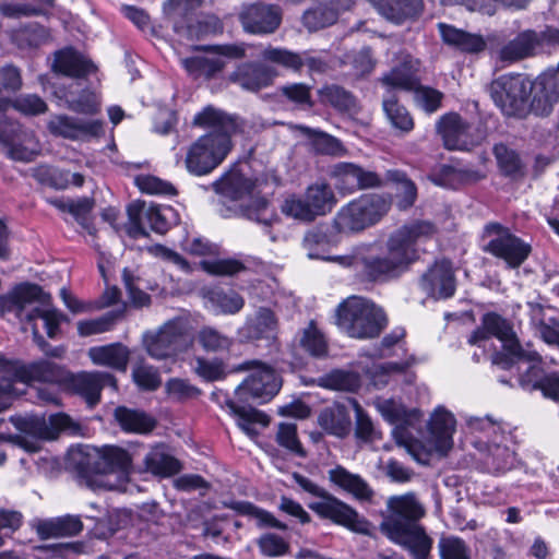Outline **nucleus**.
Returning <instances> with one entry per match:
<instances>
[{"mask_svg": "<svg viewBox=\"0 0 559 559\" xmlns=\"http://www.w3.org/2000/svg\"><path fill=\"white\" fill-rule=\"evenodd\" d=\"M174 12V32L180 40H199L222 31V23L214 15L197 14L202 0H168Z\"/></svg>", "mask_w": 559, "mask_h": 559, "instance_id": "7", "label": "nucleus"}, {"mask_svg": "<svg viewBox=\"0 0 559 559\" xmlns=\"http://www.w3.org/2000/svg\"><path fill=\"white\" fill-rule=\"evenodd\" d=\"M78 472L90 485H105L102 478L107 474L118 473L126 476L132 465L128 451L116 445H105L96 455H81L75 462Z\"/></svg>", "mask_w": 559, "mask_h": 559, "instance_id": "9", "label": "nucleus"}, {"mask_svg": "<svg viewBox=\"0 0 559 559\" xmlns=\"http://www.w3.org/2000/svg\"><path fill=\"white\" fill-rule=\"evenodd\" d=\"M305 198L316 217L326 215L337 203L332 188L325 182H316L309 186Z\"/></svg>", "mask_w": 559, "mask_h": 559, "instance_id": "45", "label": "nucleus"}, {"mask_svg": "<svg viewBox=\"0 0 559 559\" xmlns=\"http://www.w3.org/2000/svg\"><path fill=\"white\" fill-rule=\"evenodd\" d=\"M489 91L493 103L506 116L523 118L528 114L532 84L521 74L499 76L492 81Z\"/></svg>", "mask_w": 559, "mask_h": 559, "instance_id": "11", "label": "nucleus"}, {"mask_svg": "<svg viewBox=\"0 0 559 559\" xmlns=\"http://www.w3.org/2000/svg\"><path fill=\"white\" fill-rule=\"evenodd\" d=\"M492 365L499 367L503 370L512 371L515 369V374L518 378L519 384L527 391L537 390L538 385L535 383L539 382L544 379L546 374H544L543 369L540 367L542 357L538 359H520L518 357L508 356L503 354V352H497L491 357Z\"/></svg>", "mask_w": 559, "mask_h": 559, "instance_id": "20", "label": "nucleus"}, {"mask_svg": "<svg viewBox=\"0 0 559 559\" xmlns=\"http://www.w3.org/2000/svg\"><path fill=\"white\" fill-rule=\"evenodd\" d=\"M497 337L508 356L520 359H538L539 354L531 348L523 347L513 331L511 323L496 312H487L481 317L478 326L468 337V344L484 347L490 337Z\"/></svg>", "mask_w": 559, "mask_h": 559, "instance_id": "8", "label": "nucleus"}, {"mask_svg": "<svg viewBox=\"0 0 559 559\" xmlns=\"http://www.w3.org/2000/svg\"><path fill=\"white\" fill-rule=\"evenodd\" d=\"M429 221H412L390 234L385 253L368 254L362 260V275L370 282H386L405 273L419 259L418 243L433 236Z\"/></svg>", "mask_w": 559, "mask_h": 559, "instance_id": "1", "label": "nucleus"}, {"mask_svg": "<svg viewBox=\"0 0 559 559\" xmlns=\"http://www.w3.org/2000/svg\"><path fill=\"white\" fill-rule=\"evenodd\" d=\"M437 131L449 151H469L479 143L471 126L457 114L443 115L437 122Z\"/></svg>", "mask_w": 559, "mask_h": 559, "instance_id": "19", "label": "nucleus"}, {"mask_svg": "<svg viewBox=\"0 0 559 559\" xmlns=\"http://www.w3.org/2000/svg\"><path fill=\"white\" fill-rule=\"evenodd\" d=\"M391 209V200L382 193H364L343 205L333 218L338 233L358 234L382 221Z\"/></svg>", "mask_w": 559, "mask_h": 559, "instance_id": "5", "label": "nucleus"}, {"mask_svg": "<svg viewBox=\"0 0 559 559\" xmlns=\"http://www.w3.org/2000/svg\"><path fill=\"white\" fill-rule=\"evenodd\" d=\"M225 404L229 412L237 417L238 427L250 437L258 435V430L254 427L255 424L267 426L270 423L267 415L251 406L239 405L229 397L225 400Z\"/></svg>", "mask_w": 559, "mask_h": 559, "instance_id": "44", "label": "nucleus"}, {"mask_svg": "<svg viewBox=\"0 0 559 559\" xmlns=\"http://www.w3.org/2000/svg\"><path fill=\"white\" fill-rule=\"evenodd\" d=\"M128 222L124 225L129 237L138 239L147 237V228L156 234L167 233L171 226L179 223V215L169 205L146 204L135 201L127 207Z\"/></svg>", "mask_w": 559, "mask_h": 559, "instance_id": "6", "label": "nucleus"}, {"mask_svg": "<svg viewBox=\"0 0 559 559\" xmlns=\"http://www.w3.org/2000/svg\"><path fill=\"white\" fill-rule=\"evenodd\" d=\"M264 61L283 67L286 70H301V55L286 48L269 46L261 52Z\"/></svg>", "mask_w": 559, "mask_h": 559, "instance_id": "55", "label": "nucleus"}, {"mask_svg": "<svg viewBox=\"0 0 559 559\" xmlns=\"http://www.w3.org/2000/svg\"><path fill=\"white\" fill-rule=\"evenodd\" d=\"M425 514L426 509L416 493L391 496L380 530L391 542L407 549L413 559H429L432 539L419 524Z\"/></svg>", "mask_w": 559, "mask_h": 559, "instance_id": "3", "label": "nucleus"}, {"mask_svg": "<svg viewBox=\"0 0 559 559\" xmlns=\"http://www.w3.org/2000/svg\"><path fill=\"white\" fill-rule=\"evenodd\" d=\"M308 507L320 518L332 521L352 532L369 535L371 524L349 504L328 492L320 501L311 502Z\"/></svg>", "mask_w": 559, "mask_h": 559, "instance_id": "17", "label": "nucleus"}, {"mask_svg": "<svg viewBox=\"0 0 559 559\" xmlns=\"http://www.w3.org/2000/svg\"><path fill=\"white\" fill-rule=\"evenodd\" d=\"M239 19L245 32L254 35H269L280 27L282 10L276 4L257 2L246 7Z\"/></svg>", "mask_w": 559, "mask_h": 559, "instance_id": "18", "label": "nucleus"}, {"mask_svg": "<svg viewBox=\"0 0 559 559\" xmlns=\"http://www.w3.org/2000/svg\"><path fill=\"white\" fill-rule=\"evenodd\" d=\"M455 418L443 407H437L431 415L429 430L438 452L447 453L453 445Z\"/></svg>", "mask_w": 559, "mask_h": 559, "instance_id": "33", "label": "nucleus"}, {"mask_svg": "<svg viewBox=\"0 0 559 559\" xmlns=\"http://www.w3.org/2000/svg\"><path fill=\"white\" fill-rule=\"evenodd\" d=\"M483 176L478 170L467 168H455L449 165H442L430 176V181L439 187L447 189H459L461 186L476 182Z\"/></svg>", "mask_w": 559, "mask_h": 559, "instance_id": "38", "label": "nucleus"}, {"mask_svg": "<svg viewBox=\"0 0 559 559\" xmlns=\"http://www.w3.org/2000/svg\"><path fill=\"white\" fill-rule=\"evenodd\" d=\"M515 453L506 444L498 443L496 439L490 440L488 452L485 455L484 464L488 472L493 474L504 473L513 467Z\"/></svg>", "mask_w": 559, "mask_h": 559, "instance_id": "50", "label": "nucleus"}, {"mask_svg": "<svg viewBox=\"0 0 559 559\" xmlns=\"http://www.w3.org/2000/svg\"><path fill=\"white\" fill-rule=\"evenodd\" d=\"M301 129L310 139L311 146L316 153L334 157H342L347 154L346 147L337 138L308 127Z\"/></svg>", "mask_w": 559, "mask_h": 559, "instance_id": "53", "label": "nucleus"}, {"mask_svg": "<svg viewBox=\"0 0 559 559\" xmlns=\"http://www.w3.org/2000/svg\"><path fill=\"white\" fill-rule=\"evenodd\" d=\"M349 403L352 404L356 416V438L366 442H371L377 439H380V432L376 429L371 418L364 411L360 404L355 399H349Z\"/></svg>", "mask_w": 559, "mask_h": 559, "instance_id": "60", "label": "nucleus"}, {"mask_svg": "<svg viewBox=\"0 0 559 559\" xmlns=\"http://www.w3.org/2000/svg\"><path fill=\"white\" fill-rule=\"evenodd\" d=\"M143 343L148 355L155 359H165L185 352L190 338L187 320L180 317L166 321L156 331L146 332Z\"/></svg>", "mask_w": 559, "mask_h": 559, "instance_id": "13", "label": "nucleus"}, {"mask_svg": "<svg viewBox=\"0 0 559 559\" xmlns=\"http://www.w3.org/2000/svg\"><path fill=\"white\" fill-rule=\"evenodd\" d=\"M378 408L385 420L395 425L393 433L396 441L406 445L411 439L407 427L411 426L414 420L418 419L419 411H407L401 403L393 400H384L380 402L378 404Z\"/></svg>", "mask_w": 559, "mask_h": 559, "instance_id": "29", "label": "nucleus"}, {"mask_svg": "<svg viewBox=\"0 0 559 559\" xmlns=\"http://www.w3.org/2000/svg\"><path fill=\"white\" fill-rule=\"evenodd\" d=\"M317 383L330 390L355 392L360 386V378L356 372L335 369L320 376Z\"/></svg>", "mask_w": 559, "mask_h": 559, "instance_id": "54", "label": "nucleus"}, {"mask_svg": "<svg viewBox=\"0 0 559 559\" xmlns=\"http://www.w3.org/2000/svg\"><path fill=\"white\" fill-rule=\"evenodd\" d=\"M493 155L500 170L506 176H516L522 173V163L519 154L503 143L493 146Z\"/></svg>", "mask_w": 559, "mask_h": 559, "instance_id": "61", "label": "nucleus"}, {"mask_svg": "<svg viewBox=\"0 0 559 559\" xmlns=\"http://www.w3.org/2000/svg\"><path fill=\"white\" fill-rule=\"evenodd\" d=\"M193 124L211 128L212 131L200 136L189 147L185 163L190 174L205 176L226 158L231 148V135L237 131L238 122L235 117L207 106L194 116Z\"/></svg>", "mask_w": 559, "mask_h": 559, "instance_id": "2", "label": "nucleus"}, {"mask_svg": "<svg viewBox=\"0 0 559 559\" xmlns=\"http://www.w3.org/2000/svg\"><path fill=\"white\" fill-rule=\"evenodd\" d=\"M23 383L33 382L55 383L63 379L59 366L49 360H39L28 365L23 364Z\"/></svg>", "mask_w": 559, "mask_h": 559, "instance_id": "47", "label": "nucleus"}, {"mask_svg": "<svg viewBox=\"0 0 559 559\" xmlns=\"http://www.w3.org/2000/svg\"><path fill=\"white\" fill-rule=\"evenodd\" d=\"M414 92L415 104L428 114L437 111L441 107L443 94L430 86L418 85L412 91Z\"/></svg>", "mask_w": 559, "mask_h": 559, "instance_id": "64", "label": "nucleus"}, {"mask_svg": "<svg viewBox=\"0 0 559 559\" xmlns=\"http://www.w3.org/2000/svg\"><path fill=\"white\" fill-rule=\"evenodd\" d=\"M304 248L310 259H325V252L331 245V231L328 225H317L304 237Z\"/></svg>", "mask_w": 559, "mask_h": 559, "instance_id": "51", "label": "nucleus"}, {"mask_svg": "<svg viewBox=\"0 0 559 559\" xmlns=\"http://www.w3.org/2000/svg\"><path fill=\"white\" fill-rule=\"evenodd\" d=\"M385 179L395 185L396 207L400 211H407L415 205L418 198V189L405 171L389 169L385 173Z\"/></svg>", "mask_w": 559, "mask_h": 559, "instance_id": "41", "label": "nucleus"}, {"mask_svg": "<svg viewBox=\"0 0 559 559\" xmlns=\"http://www.w3.org/2000/svg\"><path fill=\"white\" fill-rule=\"evenodd\" d=\"M277 71L269 64L258 61L242 62L229 74L228 80L248 92H259L270 86Z\"/></svg>", "mask_w": 559, "mask_h": 559, "instance_id": "22", "label": "nucleus"}, {"mask_svg": "<svg viewBox=\"0 0 559 559\" xmlns=\"http://www.w3.org/2000/svg\"><path fill=\"white\" fill-rule=\"evenodd\" d=\"M382 108L392 128L402 133L414 129V119L405 106L400 104L393 91H388L382 99Z\"/></svg>", "mask_w": 559, "mask_h": 559, "instance_id": "43", "label": "nucleus"}, {"mask_svg": "<svg viewBox=\"0 0 559 559\" xmlns=\"http://www.w3.org/2000/svg\"><path fill=\"white\" fill-rule=\"evenodd\" d=\"M385 20L396 25L417 19L424 10L423 0H367Z\"/></svg>", "mask_w": 559, "mask_h": 559, "instance_id": "28", "label": "nucleus"}, {"mask_svg": "<svg viewBox=\"0 0 559 559\" xmlns=\"http://www.w3.org/2000/svg\"><path fill=\"white\" fill-rule=\"evenodd\" d=\"M197 342L206 353L224 354L234 346V338L218 329L204 325L197 333Z\"/></svg>", "mask_w": 559, "mask_h": 559, "instance_id": "49", "label": "nucleus"}, {"mask_svg": "<svg viewBox=\"0 0 559 559\" xmlns=\"http://www.w3.org/2000/svg\"><path fill=\"white\" fill-rule=\"evenodd\" d=\"M204 306L215 316H233L245 306L243 297L234 289L211 287L203 292Z\"/></svg>", "mask_w": 559, "mask_h": 559, "instance_id": "31", "label": "nucleus"}, {"mask_svg": "<svg viewBox=\"0 0 559 559\" xmlns=\"http://www.w3.org/2000/svg\"><path fill=\"white\" fill-rule=\"evenodd\" d=\"M70 386L74 393L82 396L90 407L100 401V392L105 386L117 390L116 378L106 371L80 372L72 374Z\"/></svg>", "mask_w": 559, "mask_h": 559, "instance_id": "23", "label": "nucleus"}, {"mask_svg": "<svg viewBox=\"0 0 559 559\" xmlns=\"http://www.w3.org/2000/svg\"><path fill=\"white\" fill-rule=\"evenodd\" d=\"M483 237L488 239L484 250L503 260L508 267H520L530 257L532 246L515 236L500 223H488L484 227Z\"/></svg>", "mask_w": 559, "mask_h": 559, "instance_id": "12", "label": "nucleus"}, {"mask_svg": "<svg viewBox=\"0 0 559 559\" xmlns=\"http://www.w3.org/2000/svg\"><path fill=\"white\" fill-rule=\"evenodd\" d=\"M418 70V60L407 56L399 66L383 74L381 83L389 87V91L393 88L413 91L419 83Z\"/></svg>", "mask_w": 559, "mask_h": 559, "instance_id": "34", "label": "nucleus"}, {"mask_svg": "<svg viewBox=\"0 0 559 559\" xmlns=\"http://www.w3.org/2000/svg\"><path fill=\"white\" fill-rule=\"evenodd\" d=\"M230 509L242 515H249L257 520L260 527L269 526L278 530H286V525L280 522L270 512L255 507L248 501H235L228 506Z\"/></svg>", "mask_w": 559, "mask_h": 559, "instance_id": "57", "label": "nucleus"}, {"mask_svg": "<svg viewBox=\"0 0 559 559\" xmlns=\"http://www.w3.org/2000/svg\"><path fill=\"white\" fill-rule=\"evenodd\" d=\"M438 28L442 40L462 51L479 52L485 49L486 43L480 35L471 34L445 23H439Z\"/></svg>", "mask_w": 559, "mask_h": 559, "instance_id": "42", "label": "nucleus"}, {"mask_svg": "<svg viewBox=\"0 0 559 559\" xmlns=\"http://www.w3.org/2000/svg\"><path fill=\"white\" fill-rule=\"evenodd\" d=\"M53 94L58 99L64 102L72 111L81 114H93L96 111V96L82 80L72 81L67 86H58L55 88Z\"/></svg>", "mask_w": 559, "mask_h": 559, "instance_id": "27", "label": "nucleus"}, {"mask_svg": "<svg viewBox=\"0 0 559 559\" xmlns=\"http://www.w3.org/2000/svg\"><path fill=\"white\" fill-rule=\"evenodd\" d=\"M329 175L334 188L342 195L384 186V181L379 174L365 169L355 163H336L330 168Z\"/></svg>", "mask_w": 559, "mask_h": 559, "instance_id": "16", "label": "nucleus"}, {"mask_svg": "<svg viewBox=\"0 0 559 559\" xmlns=\"http://www.w3.org/2000/svg\"><path fill=\"white\" fill-rule=\"evenodd\" d=\"M336 322L348 336L366 340L377 337L386 326L388 319L372 300L350 296L338 305Z\"/></svg>", "mask_w": 559, "mask_h": 559, "instance_id": "4", "label": "nucleus"}, {"mask_svg": "<svg viewBox=\"0 0 559 559\" xmlns=\"http://www.w3.org/2000/svg\"><path fill=\"white\" fill-rule=\"evenodd\" d=\"M145 469L155 476L169 477L180 472V462L168 453L164 444L151 449L144 457Z\"/></svg>", "mask_w": 559, "mask_h": 559, "instance_id": "40", "label": "nucleus"}, {"mask_svg": "<svg viewBox=\"0 0 559 559\" xmlns=\"http://www.w3.org/2000/svg\"><path fill=\"white\" fill-rule=\"evenodd\" d=\"M124 316V308L110 310L103 316L94 319L82 320L78 322V333L86 337L95 334H102L111 331L118 321Z\"/></svg>", "mask_w": 559, "mask_h": 559, "instance_id": "52", "label": "nucleus"}, {"mask_svg": "<svg viewBox=\"0 0 559 559\" xmlns=\"http://www.w3.org/2000/svg\"><path fill=\"white\" fill-rule=\"evenodd\" d=\"M34 177L40 185L56 190L67 189L69 185L82 187L84 183V177L81 174H70L67 170L48 165L37 167Z\"/></svg>", "mask_w": 559, "mask_h": 559, "instance_id": "39", "label": "nucleus"}, {"mask_svg": "<svg viewBox=\"0 0 559 559\" xmlns=\"http://www.w3.org/2000/svg\"><path fill=\"white\" fill-rule=\"evenodd\" d=\"M318 425L328 435L345 438L352 430V419L346 406L335 403L323 408L318 416Z\"/></svg>", "mask_w": 559, "mask_h": 559, "instance_id": "35", "label": "nucleus"}, {"mask_svg": "<svg viewBox=\"0 0 559 559\" xmlns=\"http://www.w3.org/2000/svg\"><path fill=\"white\" fill-rule=\"evenodd\" d=\"M419 285L427 295L433 298H451L456 289L452 263L449 260L436 261L423 274Z\"/></svg>", "mask_w": 559, "mask_h": 559, "instance_id": "21", "label": "nucleus"}, {"mask_svg": "<svg viewBox=\"0 0 559 559\" xmlns=\"http://www.w3.org/2000/svg\"><path fill=\"white\" fill-rule=\"evenodd\" d=\"M337 20V12L328 4L307 10L302 15V23L310 32L319 31L334 24Z\"/></svg>", "mask_w": 559, "mask_h": 559, "instance_id": "58", "label": "nucleus"}, {"mask_svg": "<svg viewBox=\"0 0 559 559\" xmlns=\"http://www.w3.org/2000/svg\"><path fill=\"white\" fill-rule=\"evenodd\" d=\"M323 104L330 105L340 112H356L358 108L356 97L346 88L331 84L319 91Z\"/></svg>", "mask_w": 559, "mask_h": 559, "instance_id": "48", "label": "nucleus"}, {"mask_svg": "<svg viewBox=\"0 0 559 559\" xmlns=\"http://www.w3.org/2000/svg\"><path fill=\"white\" fill-rule=\"evenodd\" d=\"M14 39L21 48H38L49 39L48 29L37 23H31L19 29Z\"/></svg>", "mask_w": 559, "mask_h": 559, "instance_id": "59", "label": "nucleus"}, {"mask_svg": "<svg viewBox=\"0 0 559 559\" xmlns=\"http://www.w3.org/2000/svg\"><path fill=\"white\" fill-rule=\"evenodd\" d=\"M193 371L205 381H218L226 377V366L222 359H207L197 357L193 364Z\"/></svg>", "mask_w": 559, "mask_h": 559, "instance_id": "62", "label": "nucleus"}, {"mask_svg": "<svg viewBox=\"0 0 559 559\" xmlns=\"http://www.w3.org/2000/svg\"><path fill=\"white\" fill-rule=\"evenodd\" d=\"M276 331L277 319L274 312L269 308L261 307L253 316L247 317L245 324L239 328L238 334L241 340L250 342L273 338Z\"/></svg>", "mask_w": 559, "mask_h": 559, "instance_id": "30", "label": "nucleus"}, {"mask_svg": "<svg viewBox=\"0 0 559 559\" xmlns=\"http://www.w3.org/2000/svg\"><path fill=\"white\" fill-rule=\"evenodd\" d=\"M51 70L55 74L80 81L95 72L96 66L91 59L73 47H66L53 53Z\"/></svg>", "mask_w": 559, "mask_h": 559, "instance_id": "24", "label": "nucleus"}, {"mask_svg": "<svg viewBox=\"0 0 559 559\" xmlns=\"http://www.w3.org/2000/svg\"><path fill=\"white\" fill-rule=\"evenodd\" d=\"M212 187L217 193L230 195L235 200H240L245 195L251 194L255 185L251 179L245 177H236L227 181L222 177L215 180L212 183Z\"/></svg>", "mask_w": 559, "mask_h": 559, "instance_id": "56", "label": "nucleus"}, {"mask_svg": "<svg viewBox=\"0 0 559 559\" xmlns=\"http://www.w3.org/2000/svg\"><path fill=\"white\" fill-rule=\"evenodd\" d=\"M87 355L94 365L118 371H126L130 359L129 348L121 343L91 347Z\"/></svg>", "mask_w": 559, "mask_h": 559, "instance_id": "36", "label": "nucleus"}, {"mask_svg": "<svg viewBox=\"0 0 559 559\" xmlns=\"http://www.w3.org/2000/svg\"><path fill=\"white\" fill-rule=\"evenodd\" d=\"M234 370H251L250 374L235 390L239 402L248 403L252 400L263 404L271 401L281 389L282 383L275 370L257 360L242 362Z\"/></svg>", "mask_w": 559, "mask_h": 559, "instance_id": "10", "label": "nucleus"}, {"mask_svg": "<svg viewBox=\"0 0 559 559\" xmlns=\"http://www.w3.org/2000/svg\"><path fill=\"white\" fill-rule=\"evenodd\" d=\"M536 31L525 29L509 40L500 49L499 56L502 61L514 62L537 53Z\"/></svg>", "mask_w": 559, "mask_h": 559, "instance_id": "37", "label": "nucleus"}, {"mask_svg": "<svg viewBox=\"0 0 559 559\" xmlns=\"http://www.w3.org/2000/svg\"><path fill=\"white\" fill-rule=\"evenodd\" d=\"M0 143L10 158L20 162H29L38 152V142L33 131L24 129L0 110Z\"/></svg>", "mask_w": 559, "mask_h": 559, "instance_id": "15", "label": "nucleus"}, {"mask_svg": "<svg viewBox=\"0 0 559 559\" xmlns=\"http://www.w3.org/2000/svg\"><path fill=\"white\" fill-rule=\"evenodd\" d=\"M328 478L333 486L352 495L359 502H371L374 497V490L366 479L342 465L329 469Z\"/></svg>", "mask_w": 559, "mask_h": 559, "instance_id": "26", "label": "nucleus"}, {"mask_svg": "<svg viewBox=\"0 0 559 559\" xmlns=\"http://www.w3.org/2000/svg\"><path fill=\"white\" fill-rule=\"evenodd\" d=\"M45 300H35L28 304L23 310V317H16L21 322H34L37 319L44 321L47 335L53 338L59 332L60 323L66 317L55 308L50 307V296L44 292Z\"/></svg>", "mask_w": 559, "mask_h": 559, "instance_id": "32", "label": "nucleus"}, {"mask_svg": "<svg viewBox=\"0 0 559 559\" xmlns=\"http://www.w3.org/2000/svg\"><path fill=\"white\" fill-rule=\"evenodd\" d=\"M195 50H202L214 56H193L180 60L185 70L194 79H214L225 68L223 57L228 59H241L246 56L247 45L243 43L213 46H195Z\"/></svg>", "mask_w": 559, "mask_h": 559, "instance_id": "14", "label": "nucleus"}, {"mask_svg": "<svg viewBox=\"0 0 559 559\" xmlns=\"http://www.w3.org/2000/svg\"><path fill=\"white\" fill-rule=\"evenodd\" d=\"M115 418L122 430L127 432L147 433L155 427V420L138 409L119 406L115 411Z\"/></svg>", "mask_w": 559, "mask_h": 559, "instance_id": "46", "label": "nucleus"}, {"mask_svg": "<svg viewBox=\"0 0 559 559\" xmlns=\"http://www.w3.org/2000/svg\"><path fill=\"white\" fill-rule=\"evenodd\" d=\"M440 559H472L466 543L456 536L440 538L438 543Z\"/></svg>", "mask_w": 559, "mask_h": 559, "instance_id": "63", "label": "nucleus"}, {"mask_svg": "<svg viewBox=\"0 0 559 559\" xmlns=\"http://www.w3.org/2000/svg\"><path fill=\"white\" fill-rule=\"evenodd\" d=\"M51 134L71 140L96 136L103 132V124L97 120H86L67 115L52 116L48 121Z\"/></svg>", "mask_w": 559, "mask_h": 559, "instance_id": "25", "label": "nucleus"}]
</instances>
